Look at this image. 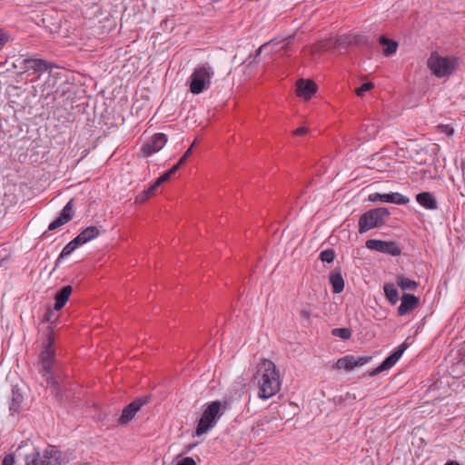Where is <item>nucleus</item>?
Returning <instances> with one entry per match:
<instances>
[{
  "label": "nucleus",
  "mask_w": 465,
  "mask_h": 465,
  "mask_svg": "<svg viewBox=\"0 0 465 465\" xmlns=\"http://www.w3.org/2000/svg\"><path fill=\"white\" fill-rule=\"evenodd\" d=\"M73 206H74V199H71L64 205V207L61 211L59 216L49 224L48 230L43 233V237H45L49 231L56 230L57 228L63 226L64 224L67 223L68 222H70L73 219V217L74 215V212L73 211Z\"/></svg>",
  "instance_id": "obj_11"
},
{
  "label": "nucleus",
  "mask_w": 465,
  "mask_h": 465,
  "mask_svg": "<svg viewBox=\"0 0 465 465\" xmlns=\"http://www.w3.org/2000/svg\"><path fill=\"white\" fill-rule=\"evenodd\" d=\"M437 129L440 134H444L447 136H452L454 134V129L450 124H439Z\"/></svg>",
  "instance_id": "obj_35"
},
{
  "label": "nucleus",
  "mask_w": 465,
  "mask_h": 465,
  "mask_svg": "<svg viewBox=\"0 0 465 465\" xmlns=\"http://www.w3.org/2000/svg\"><path fill=\"white\" fill-rule=\"evenodd\" d=\"M181 168L180 164H174L168 172L171 175L174 174Z\"/></svg>",
  "instance_id": "obj_45"
},
{
  "label": "nucleus",
  "mask_w": 465,
  "mask_h": 465,
  "mask_svg": "<svg viewBox=\"0 0 465 465\" xmlns=\"http://www.w3.org/2000/svg\"><path fill=\"white\" fill-rule=\"evenodd\" d=\"M420 304V298L409 293H404L401 302L398 307V314L400 316L406 315L415 310Z\"/></svg>",
  "instance_id": "obj_14"
},
{
  "label": "nucleus",
  "mask_w": 465,
  "mask_h": 465,
  "mask_svg": "<svg viewBox=\"0 0 465 465\" xmlns=\"http://www.w3.org/2000/svg\"><path fill=\"white\" fill-rule=\"evenodd\" d=\"M444 465H460V463L455 460H449Z\"/></svg>",
  "instance_id": "obj_47"
},
{
  "label": "nucleus",
  "mask_w": 465,
  "mask_h": 465,
  "mask_svg": "<svg viewBox=\"0 0 465 465\" xmlns=\"http://www.w3.org/2000/svg\"><path fill=\"white\" fill-rule=\"evenodd\" d=\"M396 362V360H394L392 356L390 354L383 360V361L378 367H376L370 372V376H376L381 372L391 369Z\"/></svg>",
  "instance_id": "obj_26"
},
{
  "label": "nucleus",
  "mask_w": 465,
  "mask_h": 465,
  "mask_svg": "<svg viewBox=\"0 0 465 465\" xmlns=\"http://www.w3.org/2000/svg\"><path fill=\"white\" fill-rule=\"evenodd\" d=\"M54 333L52 326L47 327L46 339L44 341L43 350L39 355L40 368L39 372L45 378L47 387L51 390L52 395L59 402L63 403L68 400L69 396L60 385L53 371L54 362L55 361Z\"/></svg>",
  "instance_id": "obj_1"
},
{
  "label": "nucleus",
  "mask_w": 465,
  "mask_h": 465,
  "mask_svg": "<svg viewBox=\"0 0 465 465\" xmlns=\"http://www.w3.org/2000/svg\"><path fill=\"white\" fill-rule=\"evenodd\" d=\"M176 465H196L195 460L191 457L183 458Z\"/></svg>",
  "instance_id": "obj_40"
},
{
  "label": "nucleus",
  "mask_w": 465,
  "mask_h": 465,
  "mask_svg": "<svg viewBox=\"0 0 465 465\" xmlns=\"http://www.w3.org/2000/svg\"><path fill=\"white\" fill-rule=\"evenodd\" d=\"M187 159L184 156H182L177 163L180 164V166H182L183 164L185 163Z\"/></svg>",
  "instance_id": "obj_46"
},
{
  "label": "nucleus",
  "mask_w": 465,
  "mask_h": 465,
  "mask_svg": "<svg viewBox=\"0 0 465 465\" xmlns=\"http://www.w3.org/2000/svg\"><path fill=\"white\" fill-rule=\"evenodd\" d=\"M396 280L397 285L404 292L415 291L419 287L418 282L406 278L402 274H398Z\"/></svg>",
  "instance_id": "obj_23"
},
{
  "label": "nucleus",
  "mask_w": 465,
  "mask_h": 465,
  "mask_svg": "<svg viewBox=\"0 0 465 465\" xmlns=\"http://www.w3.org/2000/svg\"><path fill=\"white\" fill-rule=\"evenodd\" d=\"M167 135L162 133L155 134L152 139L144 143L141 147V152L143 157H149L152 154L159 152L163 148L167 143Z\"/></svg>",
  "instance_id": "obj_10"
},
{
  "label": "nucleus",
  "mask_w": 465,
  "mask_h": 465,
  "mask_svg": "<svg viewBox=\"0 0 465 465\" xmlns=\"http://www.w3.org/2000/svg\"><path fill=\"white\" fill-rule=\"evenodd\" d=\"M308 131H309V130H308V128H307V127H305V126H302V127H299V128L295 129V130L292 132V134H293L294 135H297V136H302V135L306 134L308 133Z\"/></svg>",
  "instance_id": "obj_41"
},
{
  "label": "nucleus",
  "mask_w": 465,
  "mask_h": 465,
  "mask_svg": "<svg viewBox=\"0 0 465 465\" xmlns=\"http://www.w3.org/2000/svg\"><path fill=\"white\" fill-rule=\"evenodd\" d=\"M335 258V252L333 249H326L322 252H321L320 253V260L322 262H327V263H331L333 262Z\"/></svg>",
  "instance_id": "obj_31"
},
{
  "label": "nucleus",
  "mask_w": 465,
  "mask_h": 465,
  "mask_svg": "<svg viewBox=\"0 0 465 465\" xmlns=\"http://www.w3.org/2000/svg\"><path fill=\"white\" fill-rule=\"evenodd\" d=\"M391 213L388 208L377 207L365 212L359 219V232L364 233L386 223Z\"/></svg>",
  "instance_id": "obj_5"
},
{
  "label": "nucleus",
  "mask_w": 465,
  "mask_h": 465,
  "mask_svg": "<svg viewBox=\"0 0 465 465\" xmlns=\"http://www.w3.org/2000/svg\"><path fill=\"white\" fill-rule=\"evenodd\" d=\"M337 43L339 46L345 45H367L368 39L364 35H343L337 39Z\"/></svg>",
  "instance_id": "obj_18"
},
{
  "label": "nucleus",
  "mask_w": 465,
  "mask_h": 465,
  "mask_svg": "<svg viewBox=\"0 0 465 465\" xmlns=\"http://www.w3.org/2000/svg\"><path fill=\"white\" fill-rule=\"evenodd\" d=\"M365 245L368 249L376 251L381 253L390 254L391 256H400L401 250L397 242L394 241H381L376 239L367 240Z\"/></svg>",
  "instance_id": "obj_9"
},
{
  "label": "nucleus",
  "mask_w": 465,
  "mask_h": 465,
  "mask_svg": "<svg viewBox=\"0 0 465 465\" xmlns=\"http://www.w3.org/2000/svg\"><path fill=\"white\" fill-rule=\"evenodd\" d=\"M159 186H156V182H154L147 190L143 191V193L136 197V201L140 203L144 202L146 199H148L154 193L155 190Z\"/></svg>",
  "instance_id": "obj_30"
},
{
  "label": "nucleus",
  "mask_w": 465,
  "mask_h": 465,
  "mask_svg": "<svg viewBox=\"0 0 465 465\" xmlns=\"http://www.w3.org/2000/svg\"><path fill=\"white\" fill-rule=\"evenodd\" d=\"M374 87V84L371 82L363 83L360 87L356 89L358 96H363L367 92L371 91Z\"/></svg>",
  "instance_id": "obj_33"
},
{
  "label": "nucleus",
  "mask_w": 465,
  "mask_h": 465,
  "mask_svg": "<svg viewBox=\"0 0 465 465\" xmlns=\"http://www.w3.org/2000/svg\"><path fill=\"white\" fill-rule=\"evenodd\" d=\"M416 201L427 210L434 211L439 208L437 199L430 192H422L416 194Z\"/></svg>",
  "instance_id": "obj_16"
},
{
  "label": "nucleus",
  "mask_w": 465,
  "mask_h": 465,
  "mask_svg": "<svg viewBox=\"0 0 465 465\" xmlns=\"http://www.w3.org/2000/svg\"><path fill=\"white\" fill-rule=\"evenodd\" d=\"M81 244L78 242V241L74 238L71 242H69L62 250L61 253L59 254L58 258L55 261L54 270H56L61 263V261L67 256H69L78 246Z\"/></svg>",
  "instance_id": "obj_21"
},
{
  "label": "nucleus",
  "mask_w": 465,
  "mask_h": 465,
  "mask_svg": "<svg viewBox=\"0 0 465 465\" xmlns=\"http://www.w3.org/2000/svg\"><path fill=\"white\" fill-rule=\"evenodd\" d=\"M383 291L386 298L391 304H396L399 301V293L393 283H385Z\"/></svg>",
  "instance_id": "obj_27"
},
{
  "label": "nucleus",
  "mask_w": 465,
  "mask_h": 465,
  "mask_svg": "<svg viewBox=\"0 0 465 465\" xmlns=\"http://www.w3.org/2000/svg\"><path fill=\"white\" fill-rule=\"evenodd\" d=\"M396 362V360H394L392 356L390 354L383 360V361L378 367H376L370 372V376H376L381 372L391 369Z\"/></svg>",
  "instance_id": "obj_25"
},
{
  "label": "nucleus",
  "mask_w": 465,
  "mask_h": 465,
  "mask_svg": "<svg viewBox=\"0 0 465 465\" xmlns=\"http://www.w3.org/2000/svg\"><path fill=\"white\" fill-rule=\"evenodd\" d=\"M7 38L3 30L0 29V45H4L6 42Z\"/></svg>",
  "instance_id": "obj_44"
},
{
  "label": "nucleus",
  "mask_w": 465,
  "mask_h": 465,
  "mask_svg": "<svg viewBox=\"0 0 465 465\" xmlns=\"http://www.w3.org/2000/svg\"><path fill=\"white\" fill-rule=\"evenodd\" d=\"M25 72H32L33 74H43L54 67V64L40 58H27L22 62Z\"/></svg>",
  "instance_id": "obj_12"
},
{
  "label": "nucleus",
  "mask_w": 465,
  "mask_h": 465,
  "mask_svg": "<svg viewBox=\"0 0 465 465\" xmlns=\"http://www.w3.org/2000/svg\"><path fill=\"white\" fill-rule=\"evenodd\" d=\"M409 343L407 341L402 342L391 355L396 361L400 360L403 352L408 349Z\"/></svg>",
  "instance_id": "obj_32"
},
{
  "label": "nucleus",
  "mask_w": 465,
  "mask_h": 465,
  "mask_svg": "<svg viewBox=\"0 0 465 465\" xmlns=\"http://www.w3.org/2000/svg\"><path fill=\"white\" fill-rule=\"evenodd\" d=\"M329 281L331 284L333 293H341L344 289V280L341 269H334L329 274Z\"/></svg>",
  "instance_id": "obj_19"
},
{
  "label": "nucleus",
  "mask_w": 465,
  "mask_h": 465,
  "mask_svg": "<svg viewBox=\"0 0 465 465\" xmlns=\"http://www.w3.org/2000/svg\"><path fill=\"white\" fill-rule=\"evenodd\" d=\"M194 144H195V141H194V142L193 143V144H192V145H191V146L186 150V152L183 153V156H184L186 159H188V158L191 156L192 153H193V148Z\"/></svg>",
  "instance_id": "obj_43"
},
{
  "label": "nucleus",
  "mask_w": 465,
  "mask_h": 465,
  "mask_svg": "<svg viewBox=\"0 0 465 465\" xmlns=\"http://www.w3.org/2000/svg\"><path fill=\"white\" fill-rule=\"evenodd\" d=\"M54 311L55 310L54 309H48L44 314L43 322L54 323L57 320V316L55 315Z\"/></svg>",
  "instance_id": "obj_34"
},
{
  "label": "nucleus",
  "mask_w": 465,
  "mask_h": 465,
  "mask_svg": "<svg viewBox=\"0 0 465 465\" xmlns=\"http://www.w3.org/2000/svg\"><path fill=\"white\" fill-rule=\"evenodd\" d=\"M254 381L259 388L258 397L262 400L274 396L281 389L279 371L270 360H263L259 364Z\"/></svg>",
  "instance_id": "obj_2"
},
{
  "label": "nucleus",
  "mask_w": 465,
  "mask_h": 465,
  "mask_svg": "<svg viewBox=\"0 0 465 465\" xmlns=\"http://www.w3.org/2000/svg\"><path fill=\"white\" fill-rule=\"evenodd\" d=\"M152 401L151 395H145L139 397L126 405L121 416L118 418V423L120 425L128 424L135 416V414L142 409L143 406L148 404Z\"/></svg>",
  "instance_id": "obj_8"
},
{
  "label": "nucleus",
  "mask_w": 465,
  "mask_h": 465,
  "mask_svg": "<svg viewBox=\"0 0 465 465\" xmlns=\"http://www.w3.org/2000/svg\"><path fill=\"white\" fill-rule=\"evenodd\" d=\"M354 355H346L344 357L340 358L336 363L335 368L338 370L345 369L347 371H351L354 369Z\"/></svg>",
  "instance_id": "obj_28"
},
{
  "label": "nucleus",
  "mask_w": 465,
  "mask_h": 465,
  "mask_svg": "<svg viewBox=\"0 0 465 465\" xmlns=\"http://www.w3.org/2000/svg\"><path fill=\"white\" fill-rule=\"evenodd\" d=\"M369 200L373 203H391L396 204H406L410 202V199L407 196H404L399 193H371L369 196Z\"/></svg>",
  "instance_id": "obj_13"
},
{
  "label": "nucleus",
  "mask_w": 465,
  "mask_h": 465,
  "mask_svg": "<svg viewBox=\"0 0 465 465\" xmlns=\"http://www.w3.org/2000/svg\"><path fill=\"white\" fill-rule=\"evenodd\" d=\"M26 465H62V452L54 445H48L45 450L35 448L25 455Z\"/></svg>",
  "instance_id": "obj_3"
},
{
  "label": "nucleus",
  "mask_w": 465,
  "mask_h": 465,
  "mask_svg": "<svg viewBox=\"0 0 465 465\" xmlns=\"http://www.w3.org/2000/svg\"><path fill=\"white\" fill-rule=\"evenodd\" d=\"M172 175L170 174L169 172H166L164 173H163L159 178L156 179V186H160L162 183H165L166 181H168L170 179Z\"/></svg>",
  "instance_id": "obj_38"
},
{
  "label": "nucleus",
  "mask_w": 465,
  "mask_h": 465,
  "mask_svg": "<svg viewBox=\"0 0 465 465\" xmlns=\"http://www.w3.org/2000/svg\"><path fill=\"white\" fill-rule=\"evenodd\" d=\"M15 461V456L13 454H7L5 456L2 465H14Z\"/></svg>",
  "instance_id": "obj_39"
},
{
  "label": "nucleus",
  "mask_w": 465,
  "mask_h": 465,
  "mask_svg": "<svg viewBox=\"0 0 465 465\" xmlns=\"http://www.w3.org/2000/svg\"><path fill=\"white\" fill-rule=\"evenodd\" d=\"M223 412L224 409L222 410V402L220 401H214L208 404L197 423L195 434L201 436L206 433L215 426Z\"/></svg>",
  "instance_id": "obj_6"
},
{
  "label": "nucleus",
  "mask_w": 465,
  "mask_h": 465,
  "mask_svg": "<svg viewBox=\"0 0 465 465\" xmlns=\"http://www.w3.org/2000/svg\"><path fill=\"white\" fill-rule=\"evenodd\" d=\"M331 334L342 340H349L351 337V330L349 328H335L332 329Z\"/></svg>",
  "instance_id": "obj_29"
},
{
  "label": "nucleus",
  "mask_w": 465,
  "mask_h": 465,
  "mask_svg": "<svg viewBox=\"0 0 465 465\" xmlns=\"http://www.w3.org/2000/svg\"><path fill=\"white\" fill-rule=\"evenodd\" d=\"M73 292L71 285L63 286L54 295V310L60 311L64 307Z\"/></svg>",
  "instance_id": "obj_17"
},
{
  "label": "nucleus",
  "mask_w": 465,
  "mask_h": 465,
  "mask_svg": "<svg viewBox=\"0 0 465 465\" xmlns=\"http://www.w3.org/2000/svg\"><path fill=\"white\" fill-rule=\"evenodd\" d=\"M100 235V230L97 226H89L83 230L75 239L83 245Z\"/></svg>",
  "instance_id": "obj_20"
},
{
  "label": "nucleus",
  "mask_w": 465,
  "mask_h": 465,
  "mask_svg": "<svg viewBox=\"0 0 465 465\" xmlns=\"http://www.w3.org/2000/svg\"><path fill=\"white\" fill-rule=\"evenodd\" d=\"M379 43L381 45L385 46L382 50V54L385 56H391L396 53L398 48V43L396 41L391 40L387 38L385 35H381L379 37Z\"/></svg>",
  "instance_id": "obj_22"
},
{
  "label": "nucleus",
  "mask_w": 465,
  "mask_h": 465,
  "mask_svg": "<svg viewBox=\"0 0 465 465\" xmlns=\"http://www.w3.org/2000/svg\"><path fill=\"white\" fill-rule=\"evenodd\" d=\"M24 401L23 394L20 392V390L17 388H14L12 390V397L10 403V411L12 412H17L20 410L21 404Z\"/></svg>",
  "instance_id": "obj_24"
},
{
  "label": "nucleus",
  "mask_w": 465,
  "mask_h": 465,
  "mask_svg": "<svg viewBox=\"0 0 465 465\" xmlns=\"http://www.w3.org/2000/svg\"><path fill=\"white\" fill-rule=\"evenodd\" d=\"M213 75L214 71L210 65H198L190 77V92L193 94H199L208 89Z\"/></svg>",
  "instance_id": "obj_7"
},
{
  "label": "nucleus",
  "mask_w": 465,
  "mask_h": 465,
  "mask_svg": "<svg viewBox=\"0 0 465 465\" xmlns=\"http://www.w3.org/2000/svg\"><path fill=\"white\" fill-rule=\"evenodd\" d=\"M300 316L302 320L309 321L311 318V311L309 309L304 308L301 310Z\"/></svg>",
  "instance_id": "obj_42"
},
{
  "label": "nucleus",
  "mask_w": 465,
  "mask_h": 465,
  "mask_svg": "<svg viewBox=\"0 0 465 465\" xmlns=\"http://www.w3.org/2000/svg\"><path fill=\"white\" fill-rule=\"evenodd\" d=\"M371 356H359V357L354 356V361H353L354 368L366 364L367 362H369L371 361Z\"/></svg>",
  "instance_id": "obj_36"
},
{
  "label": "nucleus",
  "mask_w": 465,
  "mask_h": 465,
  "mask_svg": "<svg viewBox=\"0 0 465 465\" xmlns=\"http://www.w3.org/2000/svg\"><path fill=\"white\" fill-rule=\"evenodd\" d=\"M427 65L432 74L439 78L450 75L459 65V59L455 56H440L432 53L427 61Z\"/></svg>",
  "instance_id": "obj_4"
},
{
  "label": "nucleus",
  "mask_w": 465,
  "mask_h": 465,
  "mask_svg": "<svg viewBox=\"0 0 465 465\" xmlns=\"http://www.w3.org/2000/svg\"><path fill=\"white\" fill-rule=\"evenodd\" d=\"M267 45L266 44H263L262 45H261L256 51H255V54H250L249 57L247 58L246 61L249 62V64H252L255 62L256 58L258 56H260L261 53H262V49Z\"/></svg>",
  "instance_id": "obj_37"
},
{
  "label": "nucleus",
  "mask_w": 465,
  "mask_h": 465,
  "mask_svg": "<svg viewBox=\"0 0 465 465\" xmlns=\"http://www.w3.org/2000/svg\"><path fill=\"white\" fill-rule=\"evenodd\" d=\"M317 91V84L309 79H300L297 82V95L310 100Z\"/></svg>",
  "instance_id": "obj_15"
}]
</instances>
